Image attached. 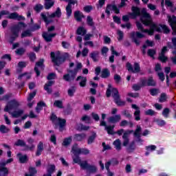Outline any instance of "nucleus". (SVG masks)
Segmentation results:
<instances>
[{
	"label": "nucleus",
	"mask_w": 176,
	"mask_h": 176,
	"mask_svg": "<svg viewBox=\"0 0 176 176\" xmlns=\"http://www.w3.org/2000/svg\"><path fill=\"white\" fill-rule=\"evenodd\" d=\"M87 23L88 25H90V26L94 25V22H93V18H91V16L87 17Z\"/></svg>",
	"instance_id": "864d4df0"
},
{
	"label": "nucleus",
	"mask_w": 176,
	"mask_h": 176,
	"mask_svg": "<svg viewBox=\"0 0 176 176\" xmlns=\"http://www.w3.org/2000/svg\"><path fill=\"white\" fill-rule=\"evenodd\" d=\"M36 168L33 167H30L28 173H25V176H34L36 174Z\"/></svg>",
	"instance_id": "473e14b6"
},
{
	"label": "nucleus",
	"mask_w": 176,
	"mask_h": 176,
	"mask_svg": "<svg viewBox=\"0 0 176 176\" xmlns=\"http://www.w3.org/2000/svg\"><path fill=\"white\" fill-rule=\"evenodd\" d=\"M146 151L148 152H153V151H156L155 145H150L146 147Z\"/></svg>",
	"instance_id": "de8ad7c7"
},
{
	"label": "nucleus",
	"mask_w": 176,
	"mask_h": 176,
	"mask_svg": "<svg viewBox=\"0 0 176 176\" xmlns=\"http://www.w3.org/2000/svg\"><path fill=\"white\" fill-rule=\"evenodd\" d=\"M140 21L144 25H150V29H144V26L141 23H140V21L136 22V27L140 32H133L131 33V38L137 45H140V43H141L140 39L145 38V34L152 36V35L155 34V31H157V32H164V34H168V32H170V29H168L167 25L154 23L152 21L151 14L146 12V9H143L141 12Z\"/></svg>",
	"instance_id": "f257e3e1"
},
{
	"label": "nucleus",
	"mask_w": 176,
	"mask_h": 176,
	"mask_svg": "<svg viewBox=\"0 0 176 176\" xmlns=\"http://www.w3.org/2000/svg\"><path fill=\"white\" fill-rule=\"evenodd\" d=\"M76 89L74 87H71L68 90V95L70 96V97H72L74 96V94L75 93Z\"/></svg>",
	"instance_id": "4d7b16f0"
},
{
	"label": "nucleus",
	"mask_w": 176,
	"mask_h": 176,
	"mask_svg": "<svg viewBox=\"0 0 176 176\" xmlns=\"http://www.w3.org/2000/svg\"><path fill=\"white\" fill-rule=\"evenodd\" d=\"M77 129L78 130H89V126H83L81 124L77 125Z\"/></svg>",
	"instance_id": "69168bd1"
},
{
	"label": "nucleus",
	"mask_w": 176,
	"mask_h": 176,
	"mask_svg": "<svg viewBox=\"0 0 176 176\" xmlns=\"http://www.w3.org/2000/svg\"><path fill=\"white\" fill-rule=\"evenodd\" d=\"M50 120L56 126H59V130L63 131V128L65 126V120L64 119L58 118L54 114H52Z\"/></svg>",
	"instance_id": "0eeeda50"
},
{
	"label": "nucleus",
	"mask_w": 176,
	"mask_h": 176,
	"mask_svg": "<svg viewBox=\"0 0 176 176\" xmlns=\"http://www.w3.org/2000/svg\"><path fill=\"white\" fill-rule=\"evenodd\" d=\"M132 12L133 13H130L129 15H124L122 16L123 21H129V20L131 19H135L137 16L141 15V12L140 11V8L136 7L132 8Z\"/></svg>",
	"instance_id": "9d476101"
},
{
	"label": "nucleus",
	"mask_w": 176,
	"mask_h": 176,
	"mask_svg": "<svg viewBox=\"0 0 176 176\" xmlns=\"http://www.w3.org/2000/svg\"><path fill=\"white\" fill-rule=\"evenodd\" d=\"M43 59H41L38 62L36 63L34 71L37 76H39V75H41V72L39 71H42V69H43Z\"/></svg>",
	"instance_id": "dca6fc26"
},
{
	"label": "nucleus",
	"mask_w": 176,
	"mask_h": 176,
	"mask_svg": "<svg viewBox=\"0 0 176 176\" xmlns=\"http://www.w3.org/2000/svg\"><path fill=\"white\" fill-rule=\"evenodd\" d=\"M76 80H80V86L81 87H85V86H86V82H87V78L86 77L80 76L77 78Z\"/></svg>",
	"instance_id": "bb28decb"
},
{
	"label": "nucleus",
	"mask_w": 176,
	"mask_h": 176,
	"mask_svg": "<svg viewBox=\"0 0 176 176\" xmlns=\"http://www.w3.org/2000/svg\"><path fill=\"white\" fill-rule=\"evenodd\" d=\"M74 163L79 164L81 170H87L90 167V164L86 160H82L79 157H72Z\"/></svg>",
	"instance_id": "1a4fd4ad"
},
{
	"label": "nucleus",
	"mask_w": 176,
	"mask_h": 176,
	"mask_svg": "<svg viewBox=\"0 0 176 176\" xmlns=\"http://www.w3.org/2000/svg\"><path fill=\"white\" fill-rule=\"evenodd\" d=\"M45 9H50L53 5H54V0H45Z\"/></svg>",
	"instance_id": "e433bc0d"
},
{
	"label": "nucleus",
	"mask_w": 176,
	"mask_h": 176,
	"mask_svg": "<svg viewBox=\"0 0 176 176\" xmlns=\"http://www.w3.org/2000/svg\"><path fill=\"white\" fill-rule=\"evenodd\" d=\"M0 131L1 133H8L9 131V129H8L5 125H1L0 126Z\"/></svg>",
	"instance_id": "680f3d73"
},
{
	"label": "nucleus",
	"mask_w": 176,
	"mask_h": 176,
	"mask_svg": "<svg viewBox=\"0 0 176 176\" xmlns=\"http://www.w3.org/2000/svg\"><path fill=\"white\" fill-rule=\"evenodd\" d=\"M65 1V2H69L67 6L66 7V12L67 17H70L72 14V5H76L78 3V1L76 0H60Z\"/></svg>",
	"instance_id": "ddd939ff"
},
{
	"label": "nucleus",
	"mask_w": 176,
	"mask_h": 176,
	"mask_svg": "<svg viewBox=\"0 0 176 176\" xmlns=\"http://www.w3.org/2000/svg\"><path fill=\"white\" fill-rule=\"evenodd\" d=\"M111 94H112L116 101V104H117V105H119V106L124 105L125 102L124 101L120 100V98L119 97L118 89H116V88H112V86H111V85H109V89L107 90V92H106L107 97H110Z\"/></svg>",
	"instance_id": "39448f33"
},
{
	"label": "nucleus",
	"mask_w": 176,
	"mask_h": 176,
	"mask_svg": "<svg viewBox=\"0 0 176 176\" xmlns=\"http://www.w3.org/2000/svg\"><path fill=\"white\" fill-rule=\"evenodd\" d=\"M158 78L160 80H162L163 82L166 78L164 77V73L159 72L157 73Z\"/></svg>",
	"instance_id": "13d9d810"
},
{
	"label": "nucleus",
	"mask_w": 176,
	"mask_h": 176,
	"mask_svg": "<svg viewBox=\"0 0 176 176\" xmlns=\"http://www.w3.org/2000/svg\"><path fill=\"white\" fill-rule=\"evenodd\" d=\"M42 9H43V6H42L41 4H36L34 6V10L37 12H41V10H42Z\"/></svg>",
	"instance_id": "603ef678"
},
{
	"label": "nucleus",
	"mask_w": 176,
	"mask_h": 176,
	"mask_svg": "<svg viewBox=\"0 0 176 176\" xmlns=\"http://www.w3.org/2000/svg\"><path fill=\"white\" fill-rule=\"evenodd\" d=\"M126 68L128 71L130 72H133L134 74H137L138 72H140L141 67H140V65L138 63H134L133 67L131 65L130 63H126Z\"/></svg>",
	"instance_id": "2eb2a0df"
},
{
	"label": "nucleus",
	"mask_w": 176,
	"mask_h": 176,
	"mask_svg": "<svg viewBox=\"0 0 176 176\" xmlns=\"http://www.w3.org/2000/svg\"><path fill=\"white\" fill-rule=\"evenodd\" d=\"M43 149H45V145L43 144V142H39V143L37 145L36 156H41V155H42V152H43Z\"/></svg>",
	"instance_id": "4be33fe9"
},
{
	"label": "nucleus",
	"mask_w": 176,
	"mask_h": 176,
	"mask_svg": "<svg viewBox=\"0 0 176 176\" xmlns=\"http://www.w3.org/2000/svg\"><path fill=\"white\" fill-rule=\"evenodd\" d=\"M74 17L77 21H82V19H83L85 16H83V13L80 12V11H76L74 12Z\"/></svg>",
	"instance_id": "c756f323"
},
{
	"label": "nucleus",
	"mask_w": 176,
	"mask_h": 176,
	"mask_svg": "<svg viewBox=\"0 0 176 176\" xmlns=\"http://www.w3.org/2000/svg\"><path fill=\"white\" fill-rule=\"evenodd\" d=\"M6 17H8V19H16V20H21V16H19V14H17V13L16 12H13L11 14H6Z\"/></svg>",
	"instance_id": "cd10ccee"
},
{
	"label": "nucleus",
	"mask_w": 176,
	"mask_h": 176,
	"mask_svg": "<svg viewBox=\"0 0 176 176\" xmlns=\"http://www.w3.org/2000/svg\"><path fill=\"white\" fill-rule=\"evenodd\" d=\"M20 104L16 100L10 101L4 108L5 112H8L12 118H20L23 115V110L19 108Z\"/></svg>",
	"instance_id": "f03ea898"
},
{
	"label": "nucleus",
	"mask_w": 176,
	"mask_h": 176,
	"mask_svg": "<svg viewBox=\"0 0 176 176\" xmlns=\"http://www.w3.org/2000/svg\"><path fill=\"white\" fill-rule=\"evenodd\" d=\"M167 100V96L166 94H162L160 98V102H164Z\"/></svg>",
	"instance_id": "bf43d9fd"
},
{
	"label": "nucleus",
	"mask_w": 176,
	"mask_h": 176,
	"mask_svg": "<svg viewBox=\"0 0 176 176\" xmlns=\"http://www.w3.org/2000/svg\"><path fill=\"white\" fill-rule=\"evenodd\" d=\"M43 107H46V104L43 102H39L36 107V113H41V111L43 109Z\"/></svg>",
	"instance_id": "c85d7f7f"
},
{
	"label": "nucleus",
	"mask_w": 176,
	"mask_h": 176,
	"mask_svg": "<svg viewBox=\"0 0 176 176\" xmlns=\"http://www.w3.org/2000/svg\"><path fill=\"white\" fill-rule=\"evenodd\" d=\"M72 142V137L66 138L63 140L62 145L63 146H68Z\"/></svg>",
	"instance_id": "c9c22d12"
},
{
	"label": "nucleus",
	"mask_w": 176,
	"mask_h": 176,
	"mask_svg": "<svg viewBox=\"0 0 176 176\" xmlns=\"http://www.w3.org/2000/svg\"><path fill=\"white\" fill-rule=\"evenodd\" d=\"M94 140H96V133L88 138L87 143L89 145H90V144H93V142H94Z\"/></svg>",
	"instance_id": "3c124183"
},
{
	"label": "nucleus",
	"mask_w": 176,
	"mask_h": 176,
	"mask_svg": "<svg viewBox=\"0 0 176 176\" xmlns=\"http://www.w3.org/2000/svg\"><path fill=\"white\" fill-rule=\"evenodd\" d=\"M110 9L113 10L115 13H119V10L118 7H116V6H109L106 9V13H107L108 14L111 13V12L109 11Z\"/></svg>",
	"instance_id": "7c9ffc66"
},
{
	"label": "nucleus",
	"mask_w": 176,
	"mask_h": 176,
	"mask_svg": "<svg viewBox=\"0 0 176 176\" xmlns=\"http://www.w3.org/2000/svg\"><path fill=\"white\" fill-rule=\"evenodd\" d=\"M120 126L121 127H125V126H129L130 127H133V122H129L127 120H122L120 123Z\"/></svg>",
	"instance_id": "ea45409f"
},
{
	"label": "nucleus",
	"mask_w": 176,
	"mask_h": 176,
	"mask_svg": "<svg viewBox=\"0 0 176 176\" xmlns=\"http://www.w3.org/2000/svg\"><path fill=\"white\" fill-rule=\"evenodd\" d=\"M156 82L153 80L152 77L149 78L148 80L142 79V86H155Z\"/></svg>",
	"instance_id": "a211bd4d"
},
{
	"label": "nucleus",
	"mask_w": 176,
	"mask_h": 176,
	"mask_svg": "<svg viewBox=\"0 0 176 176\" xmlns=\"http://www.w3.org/2000/svg\"><path fill=\"white\" fill-rule=\"evenodd\" d=\"M53 85H54V82L49 81L44 86V89L45 90V91H47V93H48V94H52V88L50 87H52Z\"/></svg>",
	"instance_id": "b1692460"
},
{
	"label": "nucleus",
	"mask_w": 176,
	"mask_h": 176,
	"mask_svg": "<svg viewBox=\"0 0 176 176\" xmlns=\"http://www.w3.org/2000/svg\"><path fill=\"white\" fill-rule=\"evenodd\" d=\"M77 34L78 35H85L86 34V29H85V28L83 27H79L77 29Z\"/></svg>",
	"instance_id": "a19ab883"
},
{
	"label": "nucleus",
	"mask_w": 176,
	"mask_h": 176,
	"mask_svg": "<svg viewBox=\"0 0 176 176\" xmlns=\"http://www.w3.org/2000/svg\"><path fill=\"white\" fill-rule=\"evenodd\" d=\"M105 118H107V114L102 113V120L100 122V126H104L105 130L107 131L108 134H113V129L115 126H107V123L105 122Z\"/></svg>",
	"instance_id": "f8f14e48"
},
{
	"label": "nucleus",
	"mask_w": 176,
	"mask_h": 176,
	"mask_svg": "<svg viewBox=\"0 0 176 176\" xmlns=\"http://www.w3.org/2000/svg\"><path fill=\"white\" fill-rule=\"evenodd\" d=\"M132 108L135 109L134 113L135 120H140L141 118L140 117V113H141V111H140V107H138L136 104H132Z\"/></svg>",
	"instance_id": "412c9836"
},
{
	"label": "nucleus",
	"mask_w": 176,
	"mask_h": 176,
	"mask_svg": "<svg viewBox=\"0 0 176 176\" xmlns=\"http://www.w3.org/2000/svg\"><path fill=\"white\" fill-rule=\"evenodd\" d=\"M111 54L113 55L109 57V61L110 63H113V61L115 60V56H119V53L115 51V48L113 47V46L111 47Z\"/></svg>",
	"instance_id": "a878e982"
},
{
	"label": "nucleus",
	"mask_w": 176,
	"mask_h": 176,
	"mask_svg": "<svg viewBox=\"0 0 176 176\" xmlns=\"http://www.w3.org/2000/svg\"><path fill=\"white\" fill-rule=\"evenodd\" d=\"M117 35H118V39L119 41H122L123 39V32L122 30L117 31Z\"/></svg>",
	"instance_id": "5fc2aeb1"
},
{
	"label": "nucleus",
	"mask_w": 176,
	"mask_h": 176,
	"mask_svg": "<svg viewBox=\"0 0 176 176\" xmlns=\"http://www.w3.org/2000/svg\"><path fill=\"white\" fill-rule=\"evenodd\" d=\"M98 54H100V52L97 51H95L90 54L91 58L94 61H98Z\"/></svg>",
	"instance_id": "58836bf2"
},
{
	"label": "nucleus",
	"mask_w": 176,
	"mask_h": 176,
	"mask_svg": "<svg viewBox=\"0 0 176 176\" xmlns=\"http://www.w3.org/2000/svg\"><path fill=\"white\" fill-rule=\"evenodd\" d=\"M133 133V131H126L123 135H122V139L124 140L123 141V146H127L129 145V142H130V140H129V135Z\"/></svg>",
	"instance_id": "f3484780"
},
{
	"label": "nucleus",
	"mask_w": 176,
	"mask_h": 176,
	"mask_svg": "<svg viewBox=\"0 0 176 176\" xmlns=\"http://www.w3.org/2000/svg\"><path fill=\"white\" fill-rule=\"evenodd\" d=\"M82 122H85V123H90V118L88 116H83L82 118Z\"/></svg>",
	"instance_id": "0e129e2a"
},
{
	"label": "nucleus",
	"mask_w": 176,
	"mask_h": 176,
	"mask_svg": "<svg viewBox=\"0 0 176 176\" xmlns=\"http://www.w3.org/2000/svg\"><path fill=\"white\" fill-rule=\"evenodd\" d=\"M109 51V49H108V47H103L101 50L102 56H107V53H108Z\"/></svg>",
	"instance_id": "338daca9"
},
{
	"label": "nucleus",
	"mask_w": 176,
	"mask_h": 176,
	"mask_svg": "<svg viewBox=\"0 0 176 176\" xmlns=\"http://www.w3.org/2000/svg\"><path fill=\"white\" fill-rule=\"evenodd\" d=\"M23 146L24 151H32V149H34L35 148V145H34V144H32L30 146H28L24 143L23 144Z\"/></svg>",
	"instance_id": "c03bdc74"
},
{
	"label": "nucleus",
	"mask_w": 176,
	"mask_h": 176,
	"mask_svg": "<svg viewBox=\"0 0 176 176\" xmlns=\"http://www.w3.org/2000/svg\"><path fill=\"white\" fill-rule=\"evenodd\" d=\"M113 145L117 151H120V149H122V142H120V140L117 139L114 141Z\"/></svg>",
	"instance_id": "f704fd0d"
},
{
	"label": "nucleus",
	"mask_w": 176,
	"mask_h": 176,
	"mask_svg": "<svg viewBox=\"0 0 176 176\" xmlns=\"http://www.w3.org/2000/svg\"><path fill=\"white\" fill-rule=\"evenodd\" d=\"M22 72H23V62H19L16 69V74L17 75H19L18 79L19 80H21V78H23V74L21 73Z\"/></svg>",
	"instance_id": "5701e85b"
},
{
	"label": "nucleus",
	"mask_w": 176,
	"mask_h": 176,
	"mask_svg": "<svg viewBox=\"0 0 176 176\" xmlns=\"http://www.w3.org/2000/svg\"><path fill=\"white\" fill-rule=\"evenodd\" d=\"M86 138V134H76L74 135L75 141H83Z\"/></svg>",
	"instance_id": "72a5a7b5"
},
{
	"label": "nucleus",
	"mask_w": 176,
	"mask_h": 176,
	"mask_svg": "<svg viewBox=\"0 0 176 176\" xmlns=\"http://www.w3.org/2000/svg\"><path fill=\"white\" fill-rule=\"evenodd\" d=\"M109 75V70H108L107 69H104L102 71V78H108Z\"/></svg>",
	"instance_id": "37998d69"
},
{
	"label": "nucleus",
	"mask_w": 176,
	"mask_h": 176,
	"mask_svg": "<svg viewBox=\"0 0 176 176\" xmlns=\"http://www.w3.org/2000/svg\"><path fill=\"white\" fill-rule=\"evenodd\" d=\"M82 152V148H79V146H78V144H74L72 148V153L76 155H80Z\"/></svg>",
	"instance_id": "393cba45"
},
{
	"label": "nucleus",
	"mask_w": 176,
	"mask_h": 176,
	"mask_svg": "<svg viewBox=\"0 0 176 176\" xmlns=\"http://www.w3.org/2000/svg\"><path fill=\"white\" fill-rule=\"evenodd\" d=\"M168 113H170V109H164L163 112H162V115L164 118H168Z\"/></svg>",
	"instance_id": "052dcab7"
},
{
	"label": "nucleus",
	"mask_w": 176,
	"mask_h": 176,
	"mask_svg": "<svg viewBox=\"0 0 176 176\" xmlns=\"http://www.w3.org/2000/svg\"><path fill=\"white\" fill-rule=\"evenodd\" d=\"M13 162V158L8 159L6 162L2 161L0 162V176H8L9 174V170L8 168L5 167L6 164H9V163H12Z\"/></svg>",
	"instance_id": "6e6552de"
},
{
	"label": "nucleus",
	"mask_w": 176,
	"mask_h": 176,
	"mask_svg": "<svg viewBox=\"0 0 176 176\" xmlns=\"http://www.w3.org/2000/svg\"><path fill=\"white\" fill-rule=\"evenodd\" d=\"M68 54L65 53L63 56H60V53L56 54L54 52H51V58L55 65H60L65 61V58H68Z\"/></svg>",
	"instance_id": "423d86ee"
},
{
	"label": "nucleus",
	"mask_w": 176,
	"mask_h": 176,
	"mask_svg": "<svg viewBox=\"0 0 176 176\" xmlns=\"http://www.w3.org/2000/svg\"><path fill=\"white\" fill-rule=\"evenodd\" d=\"M168 21L173 31V34L176 35V17L175 16L167 15Z\"/></svg>",
	"instance_id": "4468645a"
},
{
	"label": "nucleus",
	"mask_w": 176,
	"mask_h": 176,
	"mask_svg": "<svg viewBox=\"0 0 176 176\" xmlns=\"http://www.w3.org/2000/svg\"><path fill=\"white\" fill-rule=\"evenodd\" d=\"M41 16L46 24H50V23H53V19H60V17H61V10L58 8L56 10L51 14H49V12H43L41 14Z\"/></svg>",
	"instance_id": "20e7f679"
},
{
	"label": "nucleus",
	"mask_w": 176,
	"mask_h": 176,
	"mask_svg": "<svg viewBox=\"0 0 176 176\" xmlns=\"http://www.w3.org/2000/svg\"><path fill=\"white\" fill-rule=\"evenodd\" d=\"M35 96H36V91H34L32 93L30 94L29 96L28 97V100L31 101V100H32V98H34Z\"/></svg>",
	"instance_id": "774afa93"
},
{
	"label": "nucleus",
	"mask_w": 176,
	"mask_h": 176,
	"mask_svg": "<svg viewBox=\"0 0 176 176\" xmlns=\"http://www.w3.org/2000/svg\"><path fill=\"white\" fill-rule=\"evenodd\" d=\"M142 129L141 128V126L140 125H137V128L134 132V135L135 137H138V138H140V137H141V131H142Z\"/></svg>",
	"instance_id": "4c0bfd02"
},
{
	"label": "nucleus",
	"mask_w": 176,
	"mask_h": 176,
	"mask_svg": "<svg viewBox=\"0 0 176 176\" xmlns=\"http://www.w3.org/2000/svg\"><path fill=\"white\" fill-rule=\"evenodd\" d=\"M54 170H56V166H54V165H49L47 168V173L53 174V173H54Z\"/></svg>",
	"instance_id": "79ce46f5"
},
{
	"label": "nucleus",
	"mask_w": 176,
	"mask_h": 176,
	"mask_svg": "<svg viewBox=\"0 0 176 176\" xmlns=\"http://www.w3.org/2000/svg\"><path fill=\"white\" fill-rule=\"evenodd\" d=\"M145 115H148L150 116H153V115H155L156 112L152 109H148L144 111Z\"/></svg>",
	"instance_id": "8fccbe9b"
},
{
	"label": "nucleus",
	"mask_w": 176,
	"mask_h": 176,
	"mask_svg": "<svg viewBox=\"0 0 176 176\" xmlns=\"http://www.w3.org/2000/svg\"><path fill=\"white\" fill-rule=\"evenodd\" d=\"M74 67V69L69 72V74H66L63 76V80L66 82H71V80H74L75 77L78 74V72L82 69L83 65L80 62L70 63L69 68H72Z\"/></svg>",
	"instance_id": "7ed1b4c3"
},
{
	"label": "nucleus",
	"mask_w": 176,
	"mask_h": 176,
	"mask_svg": "<svg viewBox=\"0 0 176 176\" xmlns=\"http://www.w3.org/2000/svg\"><path fill=\"white\" fill-rule=\"evenodd\" d=\"M54 107H56V108H63V101L55 100L54 102Z\"/></svg>",
	"instance_id": "a18cd8bd"
},
{
	"label": "nucleus",
	"mask_w": 176,
	"mask_h": 176,
	"mask_svg": "<svg viewBox=\"0 0 176 176\" xmlns=\"http://www.w3.org/2000/svg\"><path fill=\"white\" fill-rule=\"evenodd\" d=\"M165 5H166V6H168L169 8H171V9H170L171 12H174V10L173 9V3L171 1H170V0H166Z\"/></svg>",
	"instance_id": "e2e57ef3"
},
{
	"label": "nucleus",
	"mask_w": 176,
	"mask_h": 176,
	"mask_svg": "<svg viewBox=\"0 0 176 176\" xmlns=\"http://www.w3.org/2000/svg\"><path fill=\"white\" fill-rule=\"evenodd\" d=\"M166 53H167V47H164L159 55V60L162 63H166V61H167V57L164 56V54Z\"/></svg>",
	"instance_id": "6ab92c4d"
},
{
	"label": "nucleus",
	"mask_w": 176,
	"mask_h": 176,
	"mask_svg": "<svg viewBox=\"0 0 176 176\" xmlns=\"http://www.w3.org/2000/svg\"><path fill=\"white\" fill-rule=\"evenodd\" d=\"M54 26H51L47 28V32H44L43 34V37L44 38L45 41H46V42L52 41V38L55 37L56 33H50L52 31H54Z\"/></svg>",
	"instance_id": "9b49d317"
},
{
	"label": "nucleus",
	"mask_w": 176,
	"mask_h": 176,
	"mask_svg": "<svg viewBox=\"0 0 176 176\" xmlns=\"http://www.w3.org/2000/svg\"><path fill=\"white\" fill-rule=\"evenodd\" d=\"M87 171H89V173H96L97 171V167L95 166L89 165V168L87 169Z\"/></svg>",
	"instance_id": "6e6d98bb"
},
{
	"label": "nucleus",
	"mask_w": 176,
	"mask_h": 176,
	"mask_svg": "<svg viewBox=\"0 0 176 176\" xmlns=\"http://www.w3.org/2000/svg\"><path fill=\"white\" fill-rule=\"evenodd\" d=\"M155 122L158 126H160V127H163V126H166V121L163 120H156Z\"/></svg>",
	"instance_id": "49530a36"
},
{
	"label": "nucleus",
	"mask_w": 176,
	"mask_h": 176,
	"mask_svg": "<svg viewBox=\"0 0 176 176\" xmlns=\"http://www.w3.org/2000/svg\"><path fill=\"white\" fill-rule=\"evenodd\" d=\"M147 46H150L152 47L153 46H155V42L152 41L147 40L145 43V45H143V54H145V49H146Z\"/></svg>",
	"instance_id": "2f4dec72"
},
{
	"label": "nucleus",
	"mask_w": 176,
	"mask_h": 176,
	"mask_svg": "<svg viewBox=\"0 0 176 176\" xmlns=\"http://www.w3.org/2000/svg\"><path fill=\"white\" fill-rule=\"evenodd\" d=\"M122 117L120 115H116L108 118L109 123H118L120 122Z\"/></svg>",
	"instance_id": "aec40b11"
},
{
	"label": "nucleus",
	"mask_w": 176,
	"mask_h": 176,
	"mask_svg": "<svg viewBox=\"0 0 176 176\" xmlns=\"http://www.w3.org/2000/svg\"><path fill=\"white\" fill-rule=\"evenodd\" d=\"M148 55L150 56V57H152L153 58V56L156 54V50H152V49H149L148 50V52H147Z\"/></svg>",
	"instance_id": "09e8293b"
}]
</instances>
